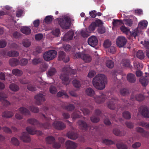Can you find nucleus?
I'll use <instances>...</instances> for the list:
<instances>
[{
    "label": "nucleus",
    "mask_w": 149,
    "mask_h": 149,
    "mask_svg": "<svg viewBox=\"0 0 149 149\" xmlns=\"http://www.w3.org/2000/svg\"><path fill=\"white\" fill-rule=\"evenodd\" d=\"M92 84L93 86L98 90H103L107 83V77L103 74H98L93 79Z\"/></svg>",
    "instance_id": "1"
},
{
    "label": "nucleus",
    "mask_w": 149,
    "mask_h": 149,
    "mask_svg": "<svg viewBox=\"0 0 149 149\" xmlns=\"http://www.w3.org/2000/svg\"><path fill=\"white\" fill-rule=\"evenodd\" d=\"M62 71L64 73L61 74L60 78L62 80L63 83L67 85L70 82L69 80V74H75L77 72V71L76 69H71L68 67H64L62 69Z\"/></svg>",
    "instance_id": "2"
},
{
    "label": "nucleus",
    "mask_w": 149,
    "mask_h": 149,
    "mask_svg": "<svg viewBox=\"0 0 149 149\" xmlns=\"http://www.w3.org/2000/svg\"><path fill=\"white\" fill-rule=\"evenodd\" d=\"M58 23L61 27L63 29H69L71 25V19L67 16L63 18L57 19Z\"/></svg>",
    "instance_id": "3"
},
{
    "label": "nucleus",
    "mask_w": 149,
    "mask_h": 149,
    "mask_svg": "<svg viewBox=\"0 0 149 149\" xmlns=\"http://www.w3.org/2000/svg\"><path fill=\"white\" fill-rule=\"evenodd\" d=\"M74 57L75 58H81L86 63L90 62L92 60L91 56L89 55L80 52L75 54L74 55Z\"/></svg>",
    "instance_id": "4"
},
{
    "label": "nucleus",
    "mask_w": 149,
    "mask_h": 149,
    "mask_svg": "<svg viewBox=\"0 0 149 149\" xmlns=\"http://www.w3.org/2000/svg\"><path fill=\"white\" fill-rule=\"evenodd\" d=\"M109 99L111 100L107 103V107L111 109L114 110L115 108V104L117 102L118 99L117 97L112 94L110 96Z\"/></svg>",
    "instance_id": "5"
},
{
    "label": "nucleus",
    "mask_w": 149,
    "mask_h": 149,
    "mask_svg": "<svg viewBox=\"0 0 149 149\" xmlns=\"http://www.w3.org/2000/svg\"><path fill=\"white\" fill-rule=\"evenodd\" d=\"M102 24V21L99 19L97 20L95 22H92L88 28L89 32L93 31L97 27L100 26Z\"/></svg>",
    "instance_id": "6"
},
{
    "label": "nucleus",
    "mask_w": 149,
    "mask_h": 149,
    "mask_svg": "<svg viewBox=\"0 0 149 149\" xmlns=\"http://www.w3.org/2000/svg\"><path fill=\"white\" fill-rule=\"evenodd\" d=\"M139 112L144 117L149 118V109L146 106L140 107Z\"/></svg>",
    "instance_id": "7"
},
{
    "label": "nucleus",
    "mask_w": 149,
    "mask_h": 149,
    "mask_svg": "<svg viewBox=\"0 0 149 149\" xmlns=\"http://www.w3.org/2000/svg\"><path fill=\"white\" fill-rule=\"evenodd\" d=\"M45 94H44L40 93L37 94L34 97L36 101V103L37 104H40L42 102L45 101Z\"/></svg>",
    "instance_id": "8"
},
{
    "label": "nucleus",
    "mask_w": 149,
    "mask_h": 149,
    "mask_svg": "<svg viewBox=\"0 0 149 149\" xmlns=\"http://www.w3.org/2000/svg\"><path fill=\"white\" fill-rule=\"evenodd\" d=\"M127 40L123 36L118 38L116 40V44L119 47H123L126 44Z\"/></svg>",
    "instance_id": "9"
},
{
    "label": "nucleus",
    "mask_w": 149,
    "mask_h": 149,
    "mask_svg": "<svg viewBox=\"0 0 149 149\" xmlns=\"http://www.w3.org/2000/svg\"><path fill=\"white\" fill-rule=\"evenodd\" d=\"M88 42L89 45L94 47L97 44L98 40L95 36H93L88 38Z\"/></svg>",
    "instance_id": "10"
},
{
    "label": "nucleus",
    "mask_w": 149,
    "mask_h": 149,
    "mask_svg": "<svg viewBox=\"0 0 149 149\" xmlns=\"http://www.w3.org/2000/svg\"><path fill=\"white\" fill-rule=\"evenodd\" d=\"M54 127L58 130H62L66 127L65 125L61 121H55L53 123Z\"/></svg>",
    "instance_id": "11"
},
{
    "label": "nucleus",
    "mask_w": 149,
    "mask_h": 149,
    "mask_svg": "<svg viewBox=\"0 0 149 149\" xmlns=\"http://www.w3.org/2000/svg\"><path fill=\"white\" fill-rule=\"evenodd\" d=\"M74 35V31L72 30H70L64 35L63 40L66 41L71 40L73 38Z\"/></svg>",
    "instance_id": "12"
},
{
    "label": "nucleus",
    "mask_w": 149,
    "mask_h": 149,
    "mask_svg": "<svg viewBox=\"0 0 149 149\" xmlns=\"http://www.w3.org/2000/svg\"><path fill=\"white\" fill-rule=\"evenodd\" d=\"M95 102L98 104L104 102L105 100V95L103 93L101 94L100 95L96 96L94 97Z\"/></svg>",
    "instance_id": "13"
},
{
    "label": "nucleus",
    "mask_w": 149,
    "mask_h": 149,
    "mask_svg": "<svg viewBox=\"0 0 149 149\" xmlns=\"http://www.w3.org/2000/svg\"><path fill=\"white\" fill-rule=\"evenodd\" d=\"M56 52L55 50L47 51V61L53 59L56 57Z\"/></svg>",
    "instance_id": "14"
},
{
    "label": "nucleus",
    "mask_w": 149,
    "mask_h": 149,
    "mask_svg": "<svg viewBox=\"0 0 149 149\" xmlns=\"http://www.w3.org/2000/svg\"><path fill=\"white\" fill-rule=\"evenodd\" d=\"M20 138L21 140L25 142H29L31 141L29 134L26 132H23Z\"/></svg>",
    "instance_id": "15"
},
{
    "label": "nucleus",
    "mask_w": 149,
    "mask_h": 149,
    "mask_svg": "<svg viewBox=\"0 0 149 149\" xmlns=\"http://www.w3.org/2000/svg\"><path fill=\"white\" fill-rule=\"evenodd\" d=\"M66 149H76L77 147L76 144L74 142L68 140L65 142Z\"/></svg>",
    "instance_id": "16"
},
{
    "label": "nucleus",
    "mask_w": 149,
    "mask_h": 149,
    "mask_svg": "<svg viewBox=\"0 0 149 149\" xmlns=\"http://www.w3.org/2000/svg\"><path fill=\"white\" fill-rule=\"evenodd\" d=\"M8 96L4 93L0 92V100L1 101L6 105H8L10 104V102L5 100L6 98Z\"/></svg>",
    "instance_id": "17"
},
{
    "label": "nucleus",
    "mask_w": 149,
    "mask_h": 149,
    "mask_svg": "<svg viewBox=\"0 0 149 149\" xmlns=\"http://www.w3.org/2000/svg\"><path fill=\"white\" fill-rule=\"evenodd\" d=\"M27 131L30 134L34 135L37 134L38 135H40L42 134V132L40 131H38L33 129L31 127H28L26 128Z\"/></svg>",
    "instance_id": "18"
},
{
    "label": "nucleus",
    "mask_w": 149,
    "mask_h": 149,
    "mask_svg": "<svg viewBox=\"0 0 149 149\" xmlns=\"http://www.w3.org/2000/svg\"><path fill=\"white\" fill-rule=\"evenodd\" d=\"M144 99V96L143 95L141 94H138L134 96L133 94L131 95V101H133L136 100L139 101L143 100Z\"/></svg>",
    "instance_id": "19"
},
{
    "label": "nucleus",
    "mask_w": 149,
    "mask_h": 149,
    "mask_svg": "<svg viewBox=\"0 0 149 149\" xmlns=\"http://www.w3.org/2000/svg\"><path fill=\"white\" fill-rule=\"evenodd\" d=\"M65 55L64 52L62 51H60L59 53L58 59L59 60H63L64 62L67 63L69 60V58L68 57H67L65 58Z\"/></svg>",
    "instance_id": "20"
},
{
    "label": "nucleus",
    "mask_w": 149,
    "mask_h": 149,
    "mask_svg": "<svg viewBox=\"0 0 149 149\" xmlns=\"http://www.w3.org/2000/svg\"><path fill=\"white\" fill-rule=\"evenodd\" d=\"M27 122L32 125H37L41 127H44V125L42 123H39L38 122L34 119H30L27 120Z\"/></svg>",
    "instance_id": "21"
},
{
    "label": "nucleus",
    "mask_w": 149,
    "mask_h": 149,
    "mask_svg": "<svg viewBox=\"0 0 149 149\" xmlns=\"http://www.w3.org/2000/svg\"><path fill=\"white\" fill-rule=\"evenodd\" d=\"M66 136L70 139L75 140L78 137V135L74 132H69L67 134Z\"/></svg>",
    "instance_id": "22"
},
{
    "label": "nucleus",
    "mask_w": 149,
    "mask_h": 149,
    "mask_svg": "<svg viewBox=\"0 0 149 149\" xmlns=\"http://www.w3.org/2000/svg\"><path fill=\"white\" fill-rule=\"evenodd\" d=\"M77 123L79 125L80 128L86 130L87 129L88 125L86 122L82 120H79L77 122Z\"/></svg>",
    "instance_id": "23"
},
{
    "label": "nucleus",
    "mask_w": 149,
    "mask_h": 149,
    "mask_svg": "<svg viewBox=\"0 0 149 149\" xmlns=\"http://www.w3.org/2000/svg\"><path fill=\"white\" fill-rule=\"evenodd\" d=\"M128 81L131 83H134L136 81V77L135 75L129 73L127 74V76Z\"/></svg>",
    "instance_id": "24"
},
{
    "label": "nucleus",
    "mask_w": 149,
    "mask_h": 149,
    "mask_svg": "<svg viewBox=\"0 0 149 149\" xmlns=\"http://www.w3.org/2000/svg\"><path fill=\"white\" fill-rule=\"evenodd\" d=\"M57 96L58 97H61L62 98H68L69 96L66 93L64 90H62L58 92L57 94Z\"/></svg>",
    "instance_id": "25"
},
{
    "label": "nucleus",
    "mask_w": 149,
    "mask_h": 149,
    "mask_svg": "<svg viewBox=\"0 0 149 149\" xmlns=\"http://www.w3.org/2000/svg\"><path fill=\"white\" fill-rule=\"evenodd\" d=\"M139 81L143 86H146L148 84L149 79L147 76L141 77L139 79Z\"/></svg>",
    "instance_id": "26"
},
{
    "label": "nucleus",
    "mask_w": 149,
    "mask_h": 149,
    "mask_svg": "<svg viewBox=\"0 0 149 149\" xmlns=\"http://www.w3.org/2000/svg\"><path fill=\"white\" fill-rule=\"evenodd\" d=\"M113 134L116 136H123L125 135V133L124 131H120L118 129L115 128L113 130Z\"/></svg>",
    "instance_id": "27"
},
{
    "label": "nucleus",
    "mask_w": 149,
    "mask_h": 149,
    "mask_svg": "<svg viewBox=\"0 0 149 149\" xmlns=\"http://www.w3.org/2000/svg\"><path fill=\"white\" fill-rule=\"evenodd\" d=\"M113 24L115 27H119L121 25L123 24V22L121 19H113Z\"/></svg>",
    "instance_id": "28"
},
{
    "label": "nucleus",
    "mask_w": 149,
    "mask_h": 149,
    "mask_svg": "<svg viewBox=\"0 0 149 149\" xmlns=\"http://www.w3.org/2000/svg\"><path fill=\"white\" fill-rule=\"evenodd\" d=\"M148 22L146 20H143L140 22L138 24V27L140 29H143L147 27Z\"/></svg>",
    "instance_id": "29"
},
{
    "label": "nucleus",
    "mask_w": 149,
    "mask_h": 149,
    "mask_svg": "<svg viewBox=\"0 0 149 149\" xmlns=\"http://www.w3.org/2000/svg\"><path fill=\"white\" fill-rule=\"evenodd\" d=\"M21 31L24 34L29 35L30 34L31 31L29 27L27 26H24L21 29Z\"/></svg>",
    "instance_id": "30"
},
{
    "label": "nucleus",
    "mask_w": 149,
    "mask_h": 149,
    "mask_svg": "<svg viewBox=\"0 0 149 149\" xmlns=\"http://www.w3.org/2000/svg\"><path fill=\"white\" fill-rule=\"evenodd\" d=\"M9 88L10 90L16 92L19 90V88L17 84L12 83L9 86Z\"/></svg>",
    "instance_id": "31"
},
{
    "label": "nucleus",
    "mask_w": 149,
    "mask_h": 149,
    "mask_svg": "<svg viewBox=\"0 0 149 149\" xmlns=\"http://www.w3.org/2000/svg\"><path fill=\"white\" fill-rule=\"evenodd\" d=\"M86 93L87 95L91 97L94 95L95 92L93 89L89 88L86 89Z\"/></svg>",
    "instance_id": "32"
},
{
    "label": "nucleus",
    "mask_w": 149,
    "mask_h": 149,
    "mask_svg": "<svg viewBox=\"0 0 149 149\" xmlns=\"http://www.w3.org/2000/svg\"><path fill=\"white\" fill-rule=\"evenodd\" d=\"M9 63L11 66H15L18 65L19 62L17 59L12 58L9 60Z\"/></svg>",
    "instance_id": "33"
},
{
    "label": "nucleus",
    "mask_w": 149,
    "mask_h": 149,
    "mask_svg": "<svg viewBox=\"0 0 149 149\" xmlns=\"http://www.w3.org/2000/svg\"><path fill=\"white\" fill-rule=\"evenodd\" d=\"M12 73L15 76H19L22 75L23 72L21 70L17 69H15L12 70Z\"/></svg>",
    "instance_id": "34"
},
{
    "label": "nucleus",
    "mask_w": 149,
    "mask_h": 149,
    "mask_svg": "<svg viewBox=\"0 0 149 149\" xmlns=\"http://www.w3.org/2000/svg\"><path fill=\"white\" fill-rule=\"evenodd\" d=\"M19 111L22 114L25 115H29L30 114L29 111L24 107H20L19 109Z\"/></svg>",
    "instance_id": "35"
},
{
    "label": "nucleus",
    "mask_w": 149,
    "mask_h": 149,
    "mask_svg": "<svg viewBox=\"0 0 149 149\" xmlns=\"http://www.w3.org/2000/svg\"><path fill=\"white\" fill-rule=\"evenodd\" d=\"M116 146L118 149H127V146L122 142L117 143Z\"/></svg>",
    "instance_id": "36"
},
{
    "label": "nucleus",
    "mask_w": 149,
    "mask_h": 149,
    "mask_svg": "<svg viewBox=\"0 0 149 149\" xmlns=\"http://www.w3.org/2000/svg\"><path fill=\"white\" fill-rule=\"evenodd\" d=\"M136 57L140 59H143L144 58V55L143 51L141 50H139L136 53Z\"/></svg>",
    "instance_id": "37"
},
{
    "label": "nucleus",
    "mask_w": 149,
    "mask_h": 149,
    "mask_svg": "<svg viewBox=\"0 0 149 149\" xmlns=\"http://www.w3.org/2000/svg\"><path fill=\"white\" fill-rule=\"evenodd\" d=\"M14 115V113L8 111L4 112L2 113V116L7 118H9L12 116Z\"/></svg>",
    "instance_id": "38"
},
{
    "label": "nucleus",
    "mask_w": 149,
    "mask_h": 149,
    "mask_svg": "<svg viewBox=\"0 0 149 149\" xmlns=\"http://www.w3.org/2000/svg\"><path fill=\"white\" fill-rule=\"evenodd\" d=\"M7 54L10 57H16L19 55V53L16 51H10L8 52Z\"/></svg>",
    "instance_id": "39"
},
{
    "label": "nucleus",
    "mask_w": 149,
    "mask_h": 149,
    "mask_svg": "<svg viewBox=\"0 0 149 149\" xmlns=\"http://www.w3.org/2000/svg\"><path fill=\"white\" fill-rule=\"evenodd\" d=\"M107 66L109 68H113L114 65V63L112 60H107L106 62Z\"/></svg>",
    "instance_id": "40"
},
{
    "label": "nucleus",
    "mask_w": 149,
    "mask_h": 149,
    "mask_svg": "<svg viewBox=\"0 0 149 149\" xmlns=\"http://www.w3.org/2000/svg\"><path fill=\"white\" fill-rule=\"evenodd\" d=\"M121 64L125 67H129L130 65V61L127 59H123L122 61Z\"/></svg>",
    "instance_id": "41"
},
{
    "label": "nucleus",
    "mask_w": 149,
    "mask_h": 149,
    "mask_svg": "<svg viewBox=\"0 0 149 149\" xmlns=\"http://www.w3.org/2000/svg\"><path fill=\"white\" fill-rule=\"evenodd\" d=\"M123 117L127 119H129L131 118V115L130 113L127 111H125L123 113Z\"/></svg>",
    "instance_id": "42"
},
{
    "label": "nucleus",
    "mask_w": 149,
    "mask_h": 149,
    "mask_svg": "<svg viewBox=\"0 0 149 149\" xmlns=\"http://www.w3.org/2000/svg\"><path fill=\"white\" fill-rule=\"evenodd\" d=\"M123 24H125L127 26H131L132 24V21L131 19H124Z\"/></svg>",
    "instance_id": "43"
},
{
    "label": "nucleus",
    "mask_w": 149,
    "mask_h": 149,
    "mask_svg": "<svg viewBox=\"0 0 149 149\" xmlns=\"http://www.w3.org/2000/svg\"><path fill=\"white\" fill-rule=\"evenodd\" d=\"M120 92L121 95L123 96H125L129 94V90L126 88H123L121 89Z\"/></svg>",
    "instance_id": "44"
},
{
    "label": "nucleus",
    "mask_w": 149,
    "mask_h": 149,
    "mask_svg": "<svg viewBox=\"0 0 149 149\" xmlns=\"http://www.w3.org/2000/svg\"><path fill=\"white\" fill-rule=\"evenodd\" d=\"M75 107L74 105L69 104L65 107V109H66L68 111H72L74 109Z\"/></svg>",
    "instance_id": "45"
},
{
    "label": "nucleus",
    "mask_w": 149,
    "mask_h": 149,
    "mask_svg": "<svg viewBox=\"0 0 149 149\" xmlns=\"http://www.w3.org/2000/svg\"><path fill=\"white\" fill-rule=\"evenodd\" d=\"M23 45L25 47H27L30 46L31 43L27 39H25L23 40L22 42Z\"/></svg>",
    "instance_id": "46"
},
{
    "label": "nucleus",
    "mask_w": 149,
    "mask_h": 149,
    "mask_svg": "<svg viewBox=\"0 0 149 149\" xmlns=\"http://www.w3.org/2000/svg\"><path fill=\"white\" fill-rule=\"evenodd\" d=\"M91 121L94 123H97L100 120V118L98 117L95 116H93L90 118Z\"/></svg>",
    "instance_id": "47"
},
{
    "label": "nucleus",
    "mask_w": 149,
    "mask_h": 149,
    "mask_svg": "<svg viewBox=\"0 0 149 149\" xmlns=\"http://www.w3.org/2000/svg\"><path fill=\"white\" fill-rule=\"evenodd\" d=\"M56 72V70L54 68H51L49 70L48 74L50 76H52L54 75Z\"/></svg>",
    "instance_id": "48"
},
{
    "label": "nucleus",
    "mask_w": 149,
    "mask_h": 149,
    "mask_svg": "<svg viewBox=\"0 0 149 149\" xmlns=\"http://www.w3.org/2000/svg\"><path fill=\"white\" fill-rule=\"evenodd\" d=\"M55 139L52 136H47V143L53 144L54 142Z\"/></svg>",
    "instance_id": "49"
},
{
    "label": "nucleus",
    "mask_w": 149,
    "mask_h": 149,
    "mask_svg": "<svg viewBox=\"0 0 149 149\" xmlns=\"http://www.w3.org/2000/svg\"><path fill=\"white\" fill-rule=\"evenodd\" d=\"M52 34L56 37H58L60 33V30L58 29H56L52 31Z\"/></svg>",
    "instance_id": "50"
},
{
    "label": "nucleus",
    "mask_w": 149,
    "mask_h": 149,
    "mask_svg": "<svg viewBox=\"0 0 149 149\" xmlns=\"http://www.w3.org/2000/svg\"><path fill=\"white\" fill-rule=\"evenodd\" d=\"M74 86L76 88H79L81 86V84L79 81L77 80H74L73 81Z\"/></svg>",
    "instance_id": "51"
},
{
    "label": "nucleus",
    "mask_w": 149,
    "mask_h": 149,
    "mask_svg": "<svg viewBox=\"0 0 149 149\" xmlns=\"http://www.w3.org/2000/svg\"><path fill=\"white\" fill-rule=\"evenodd\" d=\"M27 88L29 90L31 91H35L36 90V87L31 84H29L28 85Z\"/></svg>",
    "instance_id": "52"
},
{
    "label": "nucleus",
    "mask_w": 149,
    "mask_h": 149,
    "mask_svg": "<svg viewBox=\"0 0 149 149\" xmlns=\"http://www.w3.org/2000/svg\"><path fill=\"white\" fill-rule=\"evenodd\" d=\"M111 45V42L108 40H107L104 41L103 44L104 47L105 48H107Z\"/></svg>",
    "instance_id": "53"
},
{
    "label": "nucleus",
    "mask_w": 149,
    "mask_h": 149,
    "mask_svg": "<svg viewBox=\"0 0 149 149\" xmlns=\"http://www.w3.org/2000/svg\"><path fill=\"white\" fill-rule=\"evenodd\" d=\"M79 112H74L72 114V117L74 119L79 118L81 116Z\"/></svg>",
    "instance_id": "54"
},
{
    "label": "nucleus",
    "mask_w": 149,
    "mask_h": 149,
    "mask_svg": "<svg viewBox=\"0 0 149 149\" xmlns=\"http://www.w3.org/2000/svg\"><path fill=\"white\" fill-rule=\"evenodd\" d=\"M102 141L106 145H111L114 143L113 141L111 140L107 139H104Z\"/></svg>",
    "instance_id": "55"
},
{
    "label": "nucleus",
    "mask_w": 149,
    "mask_h": 149,
    "mask_svg": "<svg viewBox=\"0 0 149 149\" xmlns=\"http://www.w3.org/2000/svg\"><path fill=\"white\" fill-rule=\"evenodd\" d=\"M29 109L32 112L35 113L38 112L39 111L38 108L32 106L30 107Z\"/></svg>",
    "instance_id": "56"
},
{
    "label": "nucleus",
    "mask_w": 149,
    "mask_h": 149,
    "mask_svg": "<svg viewBox=\"0 0 149 149\" xmlns=\"http://www.w3.org/2000/svg\"><path fill=\"white\" fill-rule=\"evenodd\" d=\"M28 63V60L24 58L20 60V64L24 66L26 65Z\"/></svg>",
    "instance_id": "57"
},
{
    "label": "nucleus",
    "mask_w": 149,
    "mask_h": 149,
    "mask_svg": "<svg viewBox=\"0 0 149 149\" xmlns=\"http://www.w3.org/2000/svg\"><path fill=\"white\" fill-rule=\"evenodd\" d=\"M50 93L52 94H55L57 91V90L56 87L54 86H51L49 89Z\"/></svg>",
    "instance_id": "58"
},
{
    "label": "nucleus",
    "mask_w": 149,
    "mask_h": 149,
    "mask_svg": "<svg viewBox=\"0 0 149 149\" xmlns=\"http://www.w3.org/2000/svg\"><path fill=\"white\" fill-rule=\"evenodd\" d=\"M11 142L14 145L17 146L19 144V142L18 140L15 138H13L11 139Z\"/></svg>",
    "instance_id": "59"
},
{
    "label": "nucleus",
    "mask_w": 149,
    "mask_h": 149,
    "mask_svg": "<svg viewBox=\"0 0 149 149\" xmlns=\"http://www.w3.org/2000/svg\"><path fill=\"white\" fill-rule=\"evenodd\" d=\"M121 31L124 33H127L129 31V29H127L124 26H122L120 27Z\"/></svg>",
    "instance_id": "60"
},
{
    "label": "nucleus",
    "mask_w": 149,
    "mask_h": 149,
    "mask_svg": "<svg viewBox=\"0 0 149 149\" xmlns=\"http://www.w3.org/2000/svg\"><path fill=\"white\" fill-rule=\"evenodd\" d=\"M41 59L39 58H34L32 60V63L34 65H36L41 62Z\"/></svg>",
    "instance_id": "61"
},
{
    "label": "nucleus",
    "mask_w": 149,
    "mask_h": 149,
    "mask_svg": "<svg viewBox=\"0 0 149 149\" xmlns=\"http://www.w3.org/2000/svg\"><path fill=\"white\" fill-rule=\"evenodd\" d=\"M146 123L143 121H141L138 123L137 124L139 126H141L142 127H146V125H147Z\"/></svg>",
    "instance_id": "62"
},
{
    "label": "nucleus",
    "mask_w": 149,
    "mask_h": 149,
    "mask_svg": "<svg viewBox=\"0 0 149 149\" xmlns=\"http://www.w3.org/2000/svg\"><path fill=\"white\" fill-rule=\"evenodd\" d=\"M127 127L129 128H132L134 127L133 124L131 122H127L125 123Z\"/></svg>",
    "instance_id": "63"
},
{
    "label": "nucleus",
    "mask_w": 149,
    "mask_h": 149,
    "mask_svg": "<svg viewBox=\"0 0 149 149\" xmlns=\"http://www.w3.org/2000/svg\"><path fill=\"white\" fill-rule=\"evenodd\" d=\"M141 146V143L140 142H136L132 145V147L134 149H137L140 147Z\"/></svg>",
    "instance_id": "64"
}]
</instances>
